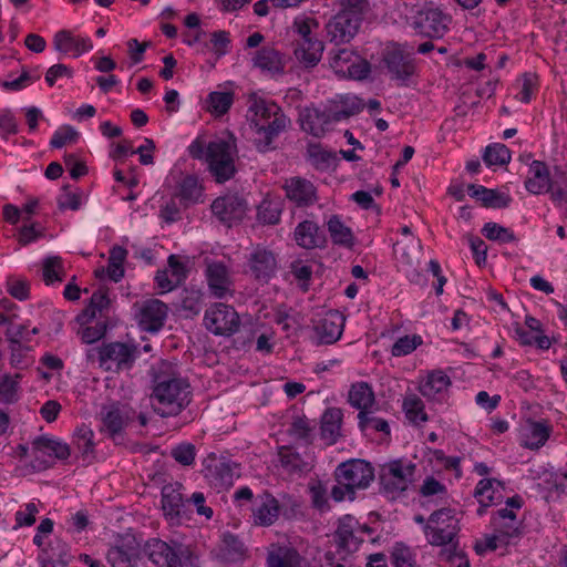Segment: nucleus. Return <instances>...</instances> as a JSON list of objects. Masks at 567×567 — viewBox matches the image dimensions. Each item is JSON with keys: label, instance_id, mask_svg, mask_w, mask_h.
I'll return each instance as SVG.
<instances>
[{"label": "nucleus", "instance_id": "obj_35", "mask_svg": "<svg viewBox=\"0 0 567 567\" xmlns=\"http://www.w3.org/2000/svg\"><path fill=\"white\" fill-rule=\"evenodd\" d=\"M110 298L107 289L99 288L93 292L89 306L76 317V321L84 326L92 321L97 315L103 316V312L110 307Z\"/></svg>", "mask_w": 567, "mask_h": 567}, {"label": "nucleus", "instance_id": "obj_41", "mask_svg": "<svg viewBox=\"0 0 567 567\" xmlns=\"http://www.w3.org/2000/svg\"><path fill=\"white\" fill-rule=\"evenodd\" d=\"M339 6L338 12L344 14L348 19L354 20V25L359 29L371 11L369 0H339Z\"/></svg>", "mask_w": 567, "mask_h": 567}, {"label": "nucleus", "instance_id": "obj_36", "mask_svg": "<svg viewBox=\"0 0 567 567\" xmlns=\"http://www.w3.org/2000/svg\"><path fill=\"white\" fill-rule=\"evenodd\" d=\"M32 446L34 452H40L48 454L49 456H54L60 461H65L71 455L69 444L45 435L37 436L32 442Z\"/></svg>", "mask_w": 567, "mask_h": 567}, {"label": "nucleus", "instance_id": "obj_53", "mask_svg": "<svg viewBox=\"0 0 567 567\" xmlns=\"http://www.w3.org/2000/svg\"><path fill=\"white\" fill-rule=\"evenodd\" d=\"M313 429L315 427L309 419L306 416H296L288 429V433L296 440L302 441L306 444H311Z\"/></svg>", "mask_w": 567, "mask_h": 567}, {"label": "nucleus", "instance_id": "obj_5", "mask_svg": "<svg viewBox=\"0 0 567 567\" xmlns=\"http://www.w3.org/2000/svg\"><path fill=\"white\" fill-rule=\"evenodd\" d=\"M380 63L390 80L394 81L398 86H408L416 74L414 56L396 43L388 45L382 51Z\"/></svg>", "mask_w": 567, "mask_h": 567}, {"label": "nucleus", "instance_id": "obj_43", "mask_svg": "<svg viewBox=\"0 0 567 567\" xmlns=\"http://www.w3.org/2000/svg\"><path fill=\"white\" fill-rule=\"evenodd\" d=\"M550 432L551 427L546 422L530 421L524 446L529 450H538L547 442Z\"/></svg>", "mask_w": 567, "mask_h": 567}, {"label": "nucleus", "instance_id": "obj_1", "mask_svg": "<svg viewBox=\"0 0 567 567\" xmlns=\"http://www.w3.org/2000/svg\"><path fill=\"white\" fill-rule=\"evenodd\" d=\"M151 400L154 412L159 416H176L192 401L190 384L171 364L162 363L153 378Z\"/></svg>", "mask_w": 567, "mask_h": 567}, {"label": "nucleus", "instance_id": "obj_21", "mask_svg": "<svg viewBox=\"0 0 567 567\" xmlns=\"http://www.w3.org/2000/svg\"><path fill=\"white\" fill-rule=\"evenodd\" d=\"M182 489L183 485L178 482L166 484L162 488V509L169 520H179L186 514Z\"/></svg>", "mask_w": 567, "mask_h": 567}, {"label": "nucleus", "instance_id": "obj_14", "mask_svg": "<svg viewBox=\"0 0 567 567\" xmlns=\"http://www.w3.org/2000/svg\"><path fill=\"white\" fill-rule=\"evenodd\" d=\"M334 542L339 554L350 555L357 551L364 542L357 530V519L351 515H346L339 519L338 528L334 533Z\"/></svg>", "mask_w": 567, "mask_h": 567}, {"label": "nucleus", "instance_id": "obj_39", "mask_svg": "<svg viewBox=\"0 0 567 567\" xmlns=\"http://www.w3.org/2000/svg\"><path fill=\"white\" fill-rule=\"evenodd\" d=\"M460 530L458 522H452L445 526L426 524L424 532L433 546H443L453 542Z\"/></svg>", "mask_w": 567, "mask_h": 567}, {"label": "nucleus", "instance_id": "obj_8", "mask_svg": "<svg viewBox=\"0 0 567 567\" xmlns=\"http://www.w3.org/2000/svg\"><path fill=\"white\" fill-rule=\"evenodd\" d=\"M291 124L285 112L277 113L272 118L258 124L251 128L254 134L252 143L259 153H267L276 150L275 141Z\"/></svg>", "mask_w": 567, "mask_h": 567}, {"label": "nucleus", "instance_id": "obj_11", "mask_svg": "<svg viewBox=\"0 0 567 567\" xmlns=\"http://www.w3.org/2000/svg\"><path fill=\"white\" fill-rule=\"evenodd\" d=\"M213 214L225 224H231L233 221H240L244 219L248 205L245 198L237 194H229L216 198L212 203Z\"/></svg>", "mask_w": 567, "mask_h": 567}, {"label": "nucleus", "instance_id": "obj_29", "mask_svg": "<svg viewBox=\"0 0 567 567\" xmlns=\"http://www.w3.org/2000/svg\"><path fill=\"white\" fill-rule=\"evenodd\" d=\"M467 189L470 196L480 200L487 208H506L512 202V197L508 194L486 188L482 185L470 184Z\"/></svg>", "mask_w": 567, "mask_h": 567}, {"label": "nucleus", "instance_id": "obj_52", "mask_svg": "<svg viewBox=\"0 0 567 567\" xmlns=\"http://www.w3.org/2000/svg\"><path fill=\"white\" fill-rule=\"evenodd\" d=\"M281 207L278 202L264 199L257 207V219L265 225H276L280 221Z\"/></svg>", "mask_w": 567, "mask_h": 567}, {"label": "nucleus", "instance_id": "obj_22", "mask_svg": "<svg viewBox=\"0 0 567 567\" xmlns=\"http://www.w3.org/2000/svg\"><path fill=\"white\" fill-rule=\"evenodd\" d=\"M134 412L125 405L113 404L102 416L101 432H105L113 441L120 436Z\"/></svg>", "mask_w": 567, "mask_h": 567}, {"label": "nucleus", "instance_id": "obj_38", "mask_svg": "<svg viewBox=\"0 0 567 567\" xmlns=\"http://www.w3.org/2000/svg\"><path fill=\"white\" fill-rule=\"evenodd\" d=\"M73 443L83 461L90 463L95 458L94 432L89 425L82 423L75 429Z\"/></svg>", "mask_w": 567, "mask_h": 567}, {"label": "nucleus", "instance_id": "obj_58", "mask_svg": "<svg viewBox=\"0 0 567 567\" xmlns=\"http://www.w3.org/2000/svg\"><path fill=\"white\" fill-rule=\"evenodd\" d=\"M221 550L224 551V555L227 557V559L236 560L244 556L245 546L238 536L231 533H226L223 537Z\"/></svg>", "mask_w": 567, "mask_h": 567}, {"label": "nucleus", "instance_id": "obj_3", "mask_svg": "<svg viewBox=\"0 0 567 567\" xmlns=\"http://www.w3.org/2000/svg\"><path fill=\"white\" fill-rule=\"evenodd\" d=\"M144 553L156 567H196L198 557L189 545L159 538H150L144 545Z\"/></svg>", "mask_w": 567, "mask_h": 567}, {"label": "nucleus", "instance_id": "obj_6", "mask_svg": "<svg viewBox=\"0 0 567 567\" xmlns=\"http://www.w3.org/2000/svg\"><path fill=\"white\" fill-rule=\"evenodd\" d=\"M204 324L215 336L230 337L240 327V318L233 306L216 302L205 311Z\"/></svg>", "mask_w": 567, "mask_h": 567}, {"label": "nucleus", "instance_id": "obj_62", "mask_svg": "<svg viewBox=\"0 0 567 567\" xmlns=\"http://www.w3.org/2000/svg\"><path fill=\"white\" fill-rule=\"evenodd\" d=\"M330 58V66L334 70L337 74L346 75L347 66L354 60L357 56L349 49H339Z\"/></svg>", "mask_w": 567, "mask_h": 567}, {"label": "nucleus", "instance_id": "obj_27", "mask_svg": "<svg viewBox=\"0 0 567 567\" xmlns=\"http://www.w3.org/2000/svg\"><path fill=\"white\" fill-rule=\"evenodd\" d=\"M254 66L270 74H281L285 70V55L271 45H265L256 51L252 58Z\"/></svg>", "mask_w": 567, "mask_h": 567}, {"label": "nucleus", "instance_id": "obj_59", "mask_svg": "<svg viewBox=\"0 0 567 567\" xmlns=\"http://www.w3.org/2000/svg\"><path fill=\"white\" fill-rule=\"evenodd\" d=\"M308 154L313 165L319 169L329 168L336 161V155L332 152L323 150L319 144L309 145Z\"/></svg>", "mask_w": 567, "mask_h": 567}, {"label": "nucleus", "instance_id": "obj_33", "mask_svg": "<svg viewBox=\"0 0 567 567\" xmlns=\"http://www.w3.org/2000/svg\"><path fill=\"white\" fill-rule=\"evenodd\" d=\"M295 240L298 246L312 249L320 247L324 243V237L315 221L303 220L295 229Z\"/></svg>", "mask_w": 567, "mask_h": 567}, {"label": "nucleus", "instance_id": "obj_30", "mask_svg": "<svg viewBox=\"0 0 567 567\" xmlns=\"http://www.w3.org/2000/svg\"><path fill=\"white\" fill-rule=\"evenodd\" d=\"M280 112L284 111L277 103L259 97L256 94L249 96L248 113L250 114V128L255 127L257 122L260 124Z\"/></svg>", "mask_w": 567, "mask_h": 567}, {"label": "nucleus", "instance_id": "obj_12", "mask_svg": "<svg viewBox=\"0 0 567 567\" xmlns=\"http://www.w3.org/2000/svg\"><path fill=\"white\" fill-rule=\"evenodd\" d=\"M138 558L140 544L134 536L122 537L106 553L111 567H135Z\"/></svg>", "mask_w": 567, "mask_h": 567}, {"label": "nucleus", "instance_id": "obj_50", "mask_svg": "<svg viewBox=\"0 0 567 567\" xmlns=\"http://www.w3.org/2000/svg\"><path fill=\"white\" fill-rule=\"evenodd\" d=\"M511 158L509 148L501 143H494L486 146L483 154V161L487 166L506 165L511 162Z\"/></svg>", "mask_w": 567, "mask_h": 567}, {"label": "nucleus", "instance_id": "obj_17", "mask_svg": "<svg viewBox=\"0 0 567 567\" xmlns=\"http://www.w3.org/2000/svg\"><path fill=\"white\" fill-rule=\"evenodd\" d=\"M284 506L285 504H280L279 501L267 491L258 495L256 505L252 508L255 524L264 527L274 525L281 513L286 515Z\"/></svg>", "mask_w": 567, "mask_h": 567}, {"label": "nucleus", "instance_id": "obj_61", "mask_svg": "<svg viewBox=\"0 0 567 567\" xmlns=\"http://www.w3.org/2000/svg\"><path fill=\"white\" fill-rule=\"evenodd\" d=\"M421 343L422 338L420 336H404L394 342L391 353L393 357H404L413 352Z\"/></svg>", "mask_w": 567, "mask_h": 567}, {"label": "nucleus", "instance_id": "obj_63", "mask_svg": "<svg viewBox=\"0 0 567 567\" xmlns=\"http://www.w3.org/2000/svg\"><path fill=\"white\" fill-rule=\"evenodd\" d=\"M522 87L517 97L523 103H529L538 86V76L535 73L526 72L520 78Z\"/></svg>", "mask_w": 567, "mask_h": 567}, {"label": "nucleus", "instance_id": "obj_20", "mask_svg": "<svg viewBox=\"0 0 567 567\" xmlns=\"http://www.w3.org/2000/svg\"><path fill=\"white\" fill-rule=\"evenodd\" d=\"M326 37L336 45L349 43L359 32L354 20L348 19L344 14L337 12L326 23Z\"/></svg>", "mask_w": 567, "mask_h": 567}, {"label": "nucleus", "instance_id": "obj_32", "mask_svg": "<svg viewBox=\"0 0 567 567\" xmlns=\"http://www.w3.org/2000/svg\"><path fill=\"white\" fill-rule=\"evenodd\" d=\"M549 169L542 161H533L529 165V176L525 181L526 189L532 194H543L547 188H550Z\"/></svg>", "mask_w": 567, "mask_h": 567}, {"label": "nucleus", "instance_id": "obj_54", "mask_svg": "<svg viewBox=\"0 0 567 567\" xmlns=\"http://www.w3.org/2000/svg\"><path fill=\"white\" fill-rule=\"evenodd\" d=\"M514 543L515 542H513L502 533L494 530L492 535H487L483 540L476 542L475 551L478 555H482L486 551H494L499 547H506Z\"/></svg>", "mask_w": 567, "mask_h": 567}, {"label": "nucleus", "instance_id": "obj_42", "mask_svg": "<svg viewBox=\"0 0 567 567\" xmlns=\"http://www.w3.org/2000/svg\"><path fill=\"white\" fill-rule=\"evenodd\" d=\"M402 410L409 422L414 425H420L429 420L425 405L416 394H409L403 399Z\"/></svg>", "mask_w": 567, "mask_h": 567}, {"label": "nucleus", "instance_id": "obj_56", "mask_svg": "<svg viewBox=\"0 0 567 567\" xmlns=\"http://www.w3.org/2000/svg\"><path fill=\"white\" fill-rule=\"evenodd\" d=\"M392 567H416L415 555L411 548L402 543H396L391 553Z\"/></svg>", "mask_w": 567, "mask_h": 567}, {"label": "nucleus", "instance_id": "obj_24", "mask_svg": "<svg viewBox=\"0 0 567 567\" xmlns=\"http://www.w3.org/2000/svg\"><path fill=\"white\" fill-rule=\"evenodd\" d=\"M302 556L291 545L271 543L267 547V567H302Z\"/></svg>", "mask_w": 567, "mask_h": 567}, {"label": "nucleus", "instance_id": "obj_46", "mask_svg": "<svg viewBox=\"0 0 567 567\" xmlns=\"http://www.w3.org/2000/svg\"><path fill=\"white\" fill-rule=\"evenodd\" d=\"M22 379L20 373L13 377L4 374L0 378V403L12 404L19 400V382Z\"/></svg>", "mask_w": 567, "mask_h": 567}, {"label": "nucleus", "instance_id": "obj_47", "mask_svg": "<svg viewBox=\"0 0 567 567\" xmlns=\"http://www.w3.org/2000/svg\"><path fill=\"white\" fill-rule=\"evenodd\" d=\"M279 456L282 467L291 474H299L309 471V465L301 455L288 446H282L280 449Z\"/></svg>", "mask_w": 567, "mask_h": 567}, {"label": "nucleus", "instance_id": "obj_49", "mask_svg": "<svg viewBox=\"0 0 567 567\" xmlns=\"http://www.w3.org/2000/svg\"><path fill=\"white\" fill-rule=\"evenodd\" d=\"M481 231L488 240L497 241L499 244L514 243L518 240L511 228L493 221L486 223Z\"/></svg>", "mask_w": 567, "mask_h": 567}, {"label": "nucleus", "instance_id": "obj_25", "mask_svg": "<svg viewBox=\"0 0 567 567\" xmlns=\"http://www.w3.org/2000/svg\"><path fill=\"white\" fill-rule=\"evenodd\" d=\"M495 532L502 533L513 542L523 535L522 522L517 518L516 512L508 508L496 511L491 518Z\"/></svg>", "mask_w": 567, "mask_h": 567}, {"label": "nucleus", "instance_id": "obj_37", "mask_svg": "<svg viewBox=\"0 0 567 567\" xmlns=\"http://www.w3.org/2000/svg\"><path fill=\"white\" fill-rule=\"evenodd\" d=\"M323 43L313 38L310 40H301L295 50L297 59L306 66H316L322 56Z\"/></svg>", "mask_w": 567, "mask_h": 567}, {"label": "nucleus", "instance_id": "obj_34", "mask_svg": "<svg viewBox=\"0 0 567 567\" xmlns=\"http://www.w3.org/2000/svg\"><path fill=\"white\" fill-rule=\"evenodd\" d=\"M343 413L339 408H329L321 417V437L329 445L337 443L340 436Z\"/></svg>", "mask_w": 567, "mask_h": 567}, {"label": "nucleus", "instance_id": "obj_45", "mask_svg": "<svg viewBox=\"0 0 567 567\" xmlns=\"http://www.w3.org/2000/svg\"><path fill=\"white\" fill-rule=\"evenodd\" d=\"M328 231L336 245L351 247L353 245V235L349 227H347L341 219L333 215L328 220Z\"/></svg>", "mask_w": 567, "mask_h": 567}, {"label": "nucleus", "instance_id": "obj_10", "mask_svg": "<svg viewBox=\"0 0 567 567\" xmlns=\"http://www.w3.org/2000/svg\"><path fill=\"white\" fill-rule=\"evenodd\" d=\"M233 464L225 458H218L214 454L209 455L204 462V476L209 485L217 491L226 489L234 484Z\"/></svg>", "mask_w": 567, "mask_h": 567}, {"label": "nucleus", "instance_id": "obj_15", "mask_svg": "<svg viewBox=\"0 0 567 567\" xmlns=\"http://www.w3.org/2000/svg\"><path fill=\"white\" fill-rule=\"evenodd\" d=\"M346 318L338 310H330L319 318L313 326L316 336L322 344L337 342L343 332Z\"/></svg>", "mask_w": 567, "mask_h": 567}, {"label": "nucleus", "instance_id": "obj_28", "mask_svg": "<svg viewBox=\"0 0 567 567\" xmlns=\"http://www.w3.org/2000/svg\"><path fill=\"white\" fill-rule=\"evenodd\" d=\"M451 380L446 373L441 370L431 372L425 382L420 385L421 394L427 400L442 402L447 393Z\"/></svg>", "mask_w": 567, "mask_h": 567}, {"label": "nucleus", "instance_id": "obj_2", "mask_svg": "<svg viewBox=\"0 0 567 567\" xmlns=\"http://www.w3.org/2000/svg\"><path fill=\"white\" fill-rule=\"evenodd\" d=\"M333 476L337 484L331 488L332 499L354 501L357 491L368 488L374 480V468L364 460L352 458L340 463Z\"/></svg>", "mask_w": 567, "mask_h": 567}, {"label": "nucleus", "instance_id": "obj_48", "mask_svg": "<svg viewBox=\"0 0 567 567\" xmlns=\"http://www.w3.org/2000/svg\"><path fill=\"white\" fill-rule=\"evenodd\" d=\"M503 488V483L496 478H483L481 480L474 492V496L478 503L483 506H489L495 502L496 488Z\"/></svg>", "mask_w": 567, "mask_h": 567}, {"label": "nucleus", "instance_id": "obj_57", "mask_svg": "<svg viewBox=\"0 0 567 567\" xmlns=\"http://www.w3.org/2000/svg\"><path fill=\"white\" fill-rule=\"evenodd\" d=\"M363 109L362 101L355 96H347L341 100V106L333 110L334 121H343L360 113Z\"/></svg>", "mask_w": 567, "mask_h": 567}, {"label": "nucleus", "instance_id": "obj_23", "mask_svg": "<svg viewBox=\"0 0 567 567\" xmlns=\"http://www.w3.org/2000/svg\"><path fill=\"white\" fill-rule=\"evenodd\" d=\"M337 122L332 109H306L301 117V128L316 137H321Z\"/></svg>", "mask_w": 567, "mask_h": 567}, {"label": "nucleus", "instance_id": "obj_60", "mask_svg": "<svg viewBox=\"0 0 567 567\" xmlns=\"http://www.w3.org/2000/svg\"><path fill=\"white\" fill-rule=\"evenodd\" d=\"M56 203L60 210H79L82 205V194L81 192H72L70 185H64Z\"/></svg>", "mask_w": 567, "mask_h": 567}, {"label": "nucleus", "instance_id": "obj_55", "mask_svg": "<svg viewBox=\"0 0 567 567\" xmlns=\"http://www.w3.org/2000/svg\"><path fill=\"white\" fill-rule=\"evenodd\" d=\"M209 111L217 115L226 114L234 103V93L226 92H212L208 95Z\"/></svg>", "mask_w": 567, "mask_h": 567}, {"label": "nucleus", "instance_id": "obj_51", "mask_svg": "<svg viewBox=\"0 0 567 567\" xmlns=\"http://www.w3.org/2000/svg\"><path fill=\"white\" fill-rule=\"evenodd\" d=\"M378 405L369 411H361L358 413L359 427L361 431L373 429L377 432L390 434V426L386 420L373 416L374 411H378Z\"/></svg>", "mask_w": 567, "mask_h": 567}, {"label": "nucleus", "instance_id": "obj_26", "mask_svg": "<svg viewBox=\"0 0 567 567\" xmlns=\"http://www.w3.org/2000/svg\"><path fill=\"white\" fill-rule=\"evenodd\" d=\"M206 279L210 292L218 299L231 295V280L227 267L223 262L209 264L206 268Z\"/></svg>", "mask_w": 567, "mask_h": 567}, {"label": "nucleus", "instance_id": "obj_7", "mask_svg": "<svg viewBox=\"0 0 567 567\" xmlns=\"http://www.w3.org/2000/svg\"><path fill=\"white\" fill-rule=\"evenodd\" d=\"M416 465L410 461L395 460L383 467L380 476L385 493L392 497L405 492L413 480Z\"/></svg>", "mask_w": 567, "mask_h": 567}, {"label": "nucleus", "instance_id": "obj_40", "mask_svg": "<svg viewBox=\"0 0 567 567\" xmlns=\"http://www.w3.org/2000/svg\"><path fill=\"white\" fill-rule=\"evenodd\" d=\"M176 196L185 207L202 202L203 187L199 185L198 178L194 175H186L178 184Z\"/></svg>", "mask_w": 567, "mask_h": 567}, {"label": "nucleus", "instance_id": "obj_44", "mask_svg": "<svg viewBox=\"0 0 567 567\" xmlns=\"http://www.w3.org/2000/svg\"><path fill=\"white\" fill-rule=\"evenodd\" d=\"M39 556L61 561L66 565H69L72 560L70 545L60 537H55L54 539L50 540L45 548H42Z\"/></svg>", "mask_w": 567, "mask_h": 567}, {"label": "nucleus", "instance_id": "obj_4", "mask_svg": "<svg viewBox=\"0 0 567 567\" xmlns=\"http://www.w3.org/2000/svg\"><path fill=\"white\" fill-rule=\"evenodd\" d=\"M237 155L238 150L233 136L230 140L217 138L207 144L205 162L216 183L224 184L235 176Z\"/></svg>", "mask_w": 567, "mask_h": 567}, {"label": "nucleus", "instance_id": "obj_31", "mask_svg": "<svg viewBox=\"0 0 567 567\" xmlns=\"http://www.w3.org/2000/svg\"><path fill=\"white\" fill-rule=\"evenodd\" d=\"M349 404L361 411H369L377 406L375 394L371 384L364 381L351 384L348 393Z\"/></svg>", "mask_w": 567, "mask_h": 567}, {"label": "nucleus", "instance_id": "obj_16", "mask_svg": "<svg viewBox=\"0 0 567 567\" xmlns=\"http://www.w3.org/2000/svg\"><path fill=\"white\" fill-rule=\"evenodd\" d=\"M140 354V348L134 343L120 341L104 343L106 364L115 363L117 371L131 370Z\"/></svg>", "mask_w": 567, "mask_h": 567}, {"label": "nucleus", "instance_id": "obj_9", "mask_svg": "<svg viewBox=\"0 0 567 567\" xmlns=\"http://www.w3.org/2000/svg\"><path fill=\"white\" fill-rule=\"evenodd\" d=\"M451 18L437 8H430L417 13L414 28L430 39H441L449 30Z\"/></svg>", "mask_w": 567, "mask_h": 567}, {"label": "nucleus", "instance_id": "obj_19", "mask_svg": "<svg viewBox=\"0 0 567 567\" xmlns=\"http://www.w3.org/2000/svg\"><path fill=\"white\" fill-rule=\"evenodd\" d=\"M277 260L272 251L256 247L248 258V271L258 281L268 282L275 276Z\"/></svg>", "mask_w": 567, "mask_h": 567}, {"label": "nucleus", "instance_id": "obj_18", "mask_svg": "<svg viewBox=\"0 0 567 567\" xmlns=\"http://www.w3.org/2000/svg\"><path fill=\"white\" fill-rule=\"evenodd\" d=\"M284 189L286 197L297 207H309L318 199L316 186L303 177L296 176L286 179Z\"/></svg>", "mask_w": 567, "mask_h": 567}, {"label": "nucleus", "instance_id": "obj_13", "mask_svg": "<svg viewBox=\"0 0 567 567\" xmlns=\"http://www.w3.org/2000/svg\"><path fill=\"white\" fill-rule=\"evenodd\" d=\"M168 308L166 303L158 299H148L144 301L137 313V322L143 331L158 332L167 318Z\"/></svg>", "mask_w": 567, "mask_h": 567}, {"label": "nucleus", "instance_id": "obj_64", "mask_svg": "<svg viewBox=\"0 0 567 567\" xmlns=\"http://www.w3.org/2000/svg\"><path fill=\"white\" fill-rule=\"evenodd\" d=\"M172 457L184 466H189L196 457V447L192 443H181L172 449Z\"/></svg>", "mask_w": 567, "mask_h": 567}]
</instances>
